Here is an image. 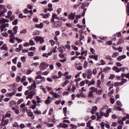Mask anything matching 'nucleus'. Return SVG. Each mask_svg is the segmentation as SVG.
<instances>
[{
	"mask_svg": "<svg viewBox=\"0 0 129 129\" xmlns=\"http://www.w3.org/2000/svg\"><path fill=\"white\" fill-rule=\"evenodd\" d=\"M69 20H72L73 21L75 19V12H71V14L69 15L68 17Z\"/></svg>",
	"mask_w": 129,
	"mask_h": 129,
	"instance_id": "9d476101",
	"label": "nucleus"
},
{
	"mask_svg": "<svg viewBox=\"0 0 129 129\" xmlns=\"http://www.w3.org/2000/svg\"><path fill=\"white\" fill-rule=\"evenodd\" d=\"M29 44L31 45V46H34L35 42H34V41L32 39H30L29 41Z\"/></svg>",
	"mask_w": 129,
	"mask_h": 129,
	"instance_id": "4c0bfd02",
	"label": "nucleus"
},
{
	"mask_svg": "<svg viewBox=\"0 0 129 129\" xmlns=\"http://www.w3.org/2000/svg\"><path fill=\"white\" fill-rule=\"evenodd\" d=\"M20 128H22V129H23V128H25V127H26V125H25L24 124V123H21V124H20Z\"/></svg>",
	"mask_w": 129,
	"mask_h": 129,
	"instance_id": "774afa93",
	"label": "nucleus"
},
{
	"mask_svg": "<svg viewBox=\"0 0 129 129\" xmlns=\"http://www.w3.org/2000/svg\"><path fill=\"white\" fill-rule=\"evenodd\" d=\"M79 39H80V43L81 44V45H83L82 42H81V41H82V40H84V36H80Z\"/></svg>",
	"mask_w": 129,
	"mask_h": 129,
	"instance_id": "ea45409f",
	"label": "nucleus"
},
{
	"mask_svg": "<svg viewBox=\"0 0 129 129\" xmlns=\"http://www.w3.org/2000/svg\"><path fill=\"white\" fill-rule=\"evenodd\" d=\"M128 1V0H127V3H125V4H127V13H129V2H127Z\"/></svg>",
	"mask_w": 129,
	"mask_h": 129,
	"instance_id": "bf43d9fd",
	"label": "nucleus"
},
{
	"mask_svg": "<svg viewBox=\"0 0 129 129\" xmlns=\"http://www.w3.org/2000/svg\"><path fill=\"white\" fill-rule=\"evenodd\" d=\"M18 26H15L13 29V34H17V33H18Z\"/></svg>",
	"mask_w": 129,
	"mask_h": 129,
	"instance_id": "412c9836",
	"label": "nucleus"
},
{
	"mask_svg": "<svg viewBox=\"0 0 129 129\" xmlns=\"http://www.w3.org/2000/svg\"><path fill=\"white\" fill-rule=\"evenodd\" d=\"M27 33V29H23L20 32V34H26Z\"/></svg>",
	"mask_w": 129,
	"mask_h": 129,
	"instance_id": "de8ad7c7",
	"label": "nucleus"
},
{
	"mask_svg": "<svg viewBox=\"0 0 129 129\" xmlns=\"http://www.w3.org/2000/svg\"><path fill=\"white\" fill-rule=\"evenodd\" d=\"M100 84H101V82L100 80H98L97 82V87H100Z\"/></svg>",
	"mask_w": 129,
	"mask_h": 129,
	"instance_id": "c03bdc74",
	"label": "nucleus"
},
{
	"mask_svg": "<svg viewBox=\"0 0 129 129\" xmlns=\"http://www.w3.org/2000/svg\"><path fill=\"white\" fill-rule=\"evenodd\" d=\"M23 101H24V99L23 98L20 99L17 102V104H21V102H23Z\"/></svg>",
	"mask_w": 129,
	"mask_h": 129,
	"instance_id": "79ce46f5",
	"label": "nucleus"
},
{
	"mask_svg": "<svg viewBox=\"0 0 129 129\" xmlns=\"http://www.w3.org/2000/svg\"><path fill=\"white\" fill-rule=\"evenodd\" d=\"M21 79H22V78H21V77L20 76H17V78H16V81L17 82H20V81L21 80Z\"/></svg>",
	"mask_w": 129,
	"mask_h": 129,
	"instance_id": "0e129e2a",
	"label": "nucleus"
},
{
	"mask_svg": "<svg viewBox=\"0 0 129 129\" xmlns=\"http://www.w3.org/2000/svg\"><path fill=\"white\" fill-rule=\"evenodd\" d=\"M126 58V55L123 54V55H120L117 57V60L118 61H121V60H123V59H125Z\"/></svg>",
	"mask_w": 129,
	"mask_h": 129,
	"instance_id": "2eb2a0df",
	"label": "nucleus"
},
{
	"mask_svg": "<svg viewBox=\"0 0 129 129\" xmlns=\"http://www.w3.org/2000/svg\"><path fill=\"white\" fill-rule=\"evenodd\" d=\"M8 79H9V78H5V79L4 78H2L1 81L2 83H6V82H7V80Z\"/></svg>",
	"mask_w": 129,
	"mask_h": 129,
	"instance_id": "5701e85b",
	"label": "nucleus"
},
{
	"mask_svg": "<svg viewBox=\"0 0 129 129\" xmlns=\"http://www.w3.org/2000/svg\"><path fill=\"white\" fill-rule=\"evenodd\" d=\"M70 126H71V127H72V128H75V129L77 128V125H75L74 124H70Z\"/></svg>",
	"mask_w": 129,
	"mask_h": 129,
	"instance_id": "58836bf2",
	"label": "nucleus"
},
{
	"mask_svg": "<svg viewBox=\"0 0 129 129\" xmlns=\"http://www.w3.org/2000/svg\"><path fill=\"white\" fill-rule=\"evenodd\" d=\"M83 55H84V56H87V51H83L81 52V55L83 56Z\"/></svg>",
	"mask_w": 129,
	"mask_h": 129,
	"instance_id": "f704fd0d",
	"label": "nucleus"
},
{
	"mask_svg": "<svg viewBox=\"0 0 129 129\" xmlns=\"http://www.w3.org/2000/svg\"><path fill=\"white\" fill-rule=\"evenodd\" d=\"M10 105H16V104L17 103L16 102V101H14V100H12V101H11L10 102Z\"/></svg>",
	"mask_w": 129,
	"mask_h": 129,
	"instance_id": "864d4df0",
	"label": "nucleus"
},
{
	"mask_svg": "<svg viewBox=\"0 0 129 129\" xmlns=\"http://www.w3.org/2000/svg\"><path fill=\"white\" fill-rule=\"evenodd\" d=\"M37 103H40L42 102V100H41V98L38 96H36Z\"/></svg>",
	"mask_w": 129,
	"mask_h": 129,
	"instance_id": "cd10ccee",
	"label": "nucleus"
},
{
	"mask_svg": "<svg viewBox=\"0 0 129 129\" xmlns=\"http://www.w3.org/2000/svg\"><path fill=\"white\" fill-rule=\"evenodd\" d=\"M1 50H8V47H7V44H4L1 48Z\"/></svg>",
	"mask_w": 129,
	"mask_h": 129,
	"instance_id": "393cba45",
	"label": "nucleus"
},
{
	"mask_svg": "<svg viewBox=\"0 0 129 129\" xmlns=\"http://www.w3.org/2000/svg\"><path fill=\"white\" fill-rule=\"evenodd\" d=\"M121 80L122 81L120 82V85H123V84L126 83V81H127V80L124 79H121Z\"/></svg>",
	"mask_w": 129,
	"mask_h": 129,
	"instance_id": "a878e982",
	"label": "nucleus"
},
{
	"mask_svg": "<svg viewBox=\"0 0 129 129\" xmlns=\"http://www.w3.org/2000/svg\"><path fill=\"white\" fill-rule=\"evenodd\" d=\"M26 59H27V57L26 56L21 57V61L23 62V63H25V62H26Z\"/></svg>",
	"mask_w": 129,
	"mask_h": 129,
	"instance_id": "a19ab883",
	"label": "nucleus"
},
{
	"mask_svg": "<svg viewBox=\"0 0 129 129\" xmlns=\"http://www.w3.org/2000/svg\"><path fill=\"white\" fill-rule=\"evenodd\" d=\"M40 34V32L39 31H36L33 32L32 35L33 36H37Z\"/></svg>",
	"mask_w": 129,
	"mask_h": 129,
	"instance_id": "c756f323",
	"label": "nucleus"
},
{
	"mask_svg": "<svg viewBox=\"0 0 129 129\" xmlns=\"http://www.w3.org/2000/svg\"><path fill=\"white\" fill-rule=\"evenodd\" d=\"M37 86H36V82H34L31 86L28 87V88L29 90V95L26 97L27 99L30 98V99H33V97H34V95L37 94L36 93V88Z\"/></svg>",
	"mask_w": 129,
	"mask_h": 129,
	"instance_id": "f257e3e1",
	"label": "nucleus"
},
{
	"mask_svg": "<svg viewBox=\"0 0 129 129\" xmlns=\"http://www.w3.org/2000/svg\"><path fill=\"white\" fill-rule=\"evenodd\" d=\"M57 51L60 53H63V49H62L61 47H58L57 49Z\"/></svg>",
	"mask_w": 129,
	"mask_h": 129,
	"instance_id": "052dcab7",
	"label": "nucleus"
},
{
	"mask_svg": "<svg viewBox=\"0 0 129 129\" xmlns=\"http://www.w3.org/2000/svg\"><path fill=\"white\" fill-rule=\"evenodd\" d=\"M49 94L53 95V97L54 98H58L60 97V95L58 94L57 93H54L53 91H51V92H49Z\"/></svg>",
	"mask_w": 129,
	"mask_h": 129,
	"instance_id": "9b49d317",
	"label": "nucleus"
},
{
	"mask_svg": "<svg viewBox=\"0 0 129 129\" xmlns=\"http://www.w3.org/2000/svg\"><path fill=\"white\" fill-rule=\"evenodd\" d=\"M48 114L49 115H52V114H53V108H50V109L49 110Z\"/></svg>",
	"mask_w": 129,
	"mask_h": 129,
	"instance_id": "e433bc0d",
	"label": "nucleus"
},
{
	"mask_svg": "<svg viewBox=\"0 0 129 129\" xmlns=\"http://www.w3.org/2000/svg\"><path fill=\"white\" fill-rule=\"evenodd\" d=\"M7 12H8V10L6 9L5 6H0V17H5V13H7Z\"/></svg>",
	"mask_w": 129,
	"mask_h": 129,
	"instance_id": "20e7f679",
	"label": "nucleus"
},
{
	"mask_svg": "<svg viewBox=\"0 0 129 129\" xmlns=\"http://www.w3.org/2000/svg\"><path fill=\"white\" fill-rule=\"evenodd\" d=\"M123 43H124V40L123 39V37H121L119 39L117 45H121V44H123Z\"/></svg>",
	"mask_w": 129,
	"mask_h": 129,
	"instance_id": "dca6fc26",
	"label": "nucleus"
},
{
	"mask_svg": "<svg viewBox=\"0 0 129 129\" xmlns=\"http://www.w3.org/2000/svg\"><path fill=\"white\" fill-rule=\"evenodd\" d=\"M18 60V57H15V58H14L13 60H12V62L14 64H17V60Z\"/></svg>",
	"mask_w": 129,
	"mask_h": 129,
	"instance_id": "c9c22d12",
	"label": "nucleus"
},
{
	"mask_svg": "<svg viewBox=\"0 0 129 129\" xmlns=\"http://www.w3.org/2000/svg\"><path fill=\"white\" fill-rule=\"evenodd\" d=\"M82 9L83 10L84 9H85L86 7V4L83 3L82 4Z\"/></svg>",
	"mask_w": 129,
	"mask_h": 129,
	"instance_id": "e2e57ef3",
	"label": "nucleus"
},
{
	"mask_svg": "<svg viewBox=\"0 0 129 129\" xmlns=\"http://www.w3.org/2000/svg\"><path fill=\"white\" fill-rule=\"evenodd\" d=\"M46 17L47 18H49V17H50V13H46V14H44V15H43V18L44 19H46Z\"/></svg>",
	"mask_w": 129,
	"mask_h": 129,
	"instance_id": "3c124183",
	"label": "nucleus"
},
{
	"mask_svg": "<svg viewBox=\"0 0 129 129\" xmlns=\"http://www.w3.org/2000/svg\"><path fill=\"white\" fill-rule=\"evenodd\" d=\"M68 83H69V80L65 81L63 84L61 85L62 87H64V86H65V85H67V84H68Z\"/></svg>",
	"mask_w": 129,
	"mask_h": 129,
	"instance_id": "7c9ffc66",
	"label": "nucleus"
},
{
	"mask_svg": "<svg viewBox=\"0 0 129 129\" xmlns=\"http://www.w3.org/2000/svg\"><path fill=\"white\" fill-rule=\"evenodd\" d=\"M27 79L28 81L30 82V83H32V82H34V80L31 78H28Z\"/></svg>",
	"mask_w": 129,
	"mask_h": 129,
	"instance_id": "5fc2aeb1",
	"label": "nucleus"
},
{
	"mask_svg": "<svg viewBox=\"0 0 129 129\" xmlns=\"http://www.w3.org/2000/svg\"><path fill=\"white\" fill-rule=\"evenodd\" d=\"M15 17H16V16H15V15H12V16L10 17V21H11V22H13V21H14V20H15Z\"/></svg>",
	"mask_w": 129,
	"mask_h": 129,
	"instance_id": "37998d69",
	"label": "nucleus"
},
{
	"mask_svg": "<svg viewBox=\"0 0 129 129\" xmlns=\"http://www.w3.org/2000/svg\"><path fill=\"white\" fill-rule=\"evenodd\" d=\"M109 96H111L113 94V89L111 90L110 92L108 93Z\"/></svg>",
	"mask_w": 129,
	"mask_h": 129,
	"instance_id": "a18cd8bd",
	"label": "nucleus"
},
{
	"mask_svg": "<svg viewBox=\"0 0 129 129\" xmlns=\"http://www.w3.org/2000/svg\"><path fill=\"white\" fill-rule=\"evenodd\" d=\"M51 97L48 96L47 99L45 101V103L46 104H48V103H50L51 102Z\"/></svg>",
	"mask_w": 129,
	"mask_h": 129,
	"instance_id": "aec40b11",
	"label": "nucleus"
},
{
	"mask_svg": "<svg viewBox=\"0 0 129 129\" xmlns=\"http://www.w3.org/2000/svg\"><path fill=\"white\" fill-rule=\"evenodd\" d=\"M97 109H98V108L96 106H93V108L91 109V113L92 114H94V112H95V111H96V110H97Z\"/></svg>",
	"mask_w": 129,
	"mask_h": 129,
	"instance_id": "f3484780",
	"label": "nucleus"
},
{
	"mask_svg": "<svg viewBox=\"0 0 129 129\" xmlns=\"http://www.w3.org/2000/svg\"><path fill=\"white\" fill-rule=\"evenodd\" d=\"M102 109H103V108H101V111L99 112H96L95 113L96 115L97 116V118H102V116H103V115H104V113H103L102 111H101V110H102Z\"/></svg>",
	"mask_w": 129,
	"mask_h": 129,
	"instance_id": "0eeeda50",
	"label": "nucleus"
},
{
	"mask_svg": "<svg viewBox=\"0 0 129 129\" xmlns=\"http://www.w3.org/2000/svg\"><path fill=\"white\" fill-rule=\"evenodd\" d=\"M10 20L8 19H6L5 18H0V29H1V32H4V30L6 28H9L10 26V24L7 23H9Z\"/></svg>",
	"mask_w": 129,
	"mask_h": 129,
	"instance_id": "f03ea898",
	"label": "nucleus"
},
{
	"mask_svg": "<svg viewBox=\"0 0 129 129\" xmlns=\"http://www.w3.org/2000/svg\"><path fill=\"white\" fill-rule=\"evenodd\" d=\"M32 67H37V66H39V62H34L31 64V65Z\"/></svg>",
	"mask_w": 129,
	"mask_h": 129,
	"instance_id": "c85d7f7f",
	"label": "nucleus"
},
{
	"mask_svg": "<svg viewBox=\"0 0 129 129\" xmlns=\"http://www.w3.org/2000/svg\"><path fill=\"white\" fill-rule=\"evenodd\" d=\"M118 54H119L118 52L114 53L112 56V58H115V57H116V56H118Z\"/></svg>",
	"mask_w": 129,
	"mask_h": 129,
	"instance_id": "09e8293b",
	"label": "nucleus"
},
{
	"mask_svg": "<svg viewBox=\"0 0 129 129\" xmlns=\"http://www.w3.org/2000/svg\"><path fill=\"white\" fill-rule=\"evenodd\" d=\"M55 22H55V19L53 18V17H52L51 19V20H50L51 24H54V25Z\"/></svg>",
	"mask_w": 129,
	"mask_h": 129,
	"instance_id": "603ef678",
	"label": "nucleus"
},
{
	"mask_svg": "<svg viewBox=\"0 0 129 129\" xmlns=\"http://www.w3.org/2000/svg\"><path fill=\"white\" fill-rule=\"evenodd\" d=\"M13 126L14 127H19V124L18 123V122H15L13 124Z\"/></svg>",
	"mask_w": 129,
	"mask_h": 129,
	"instance_id": "72a5a7b5",
	"label": "nucleus"
},
{
	"mask_svg": "<svg viewBox=\"0 0 129 129\" xmlns=\"http://www.w3.org/2000/svg\"><path fill=\"white\" fill-rule=\"evenodd\" d=\"M85 84V82L84 81H82L80 83V86L81 87L84 86Z\"/></svg>",
	"mask_w": 129,
	"mask_h": 129,
	"instance_id": "49530a36",
	"label": "nucleus"
},
{
	"mask_svg": "<svg viewBox=\"0 0 129 129\" xmlns=\"http://www.w3.org/2000/svg\"><path fill=\"white\" fill-rule=\"evenodd\" d=\"M52 18L56 19V20H59V17H58V15L54 13H52Z\"/></svg>",
	"mask_w": 129,
	"mask_h": 129,
	"instance_id": "b1692460",
	"label": "nucleus"
},
{
	"mask_svg": "<svg viewBox=\"0 0 129 129\" xmlns=\"http://www.w3.org/2000/svg\"><path fill=\"white\" fill-rule=\"evenodd\" d=\"M40 89H42L43 92H44V93H46V88L43 87V86H40Z\"/></svg>",
	"mask_w": 129,
	"mask_h": 129,
	"instance_id": "8fccbe9b",
	"label": "nucleus"
},
{
	"mask_svg": "<svg viewBox=\"0 0 129 129\" xmlns=\"http://www.w3.org/2000/svg\"><path fill=\"white\" fill-rule=\"evenodd\" d=\"M27 8L28 9H29V10H33V6L30 5V4H28L27 5Z\"/></svg>",
	"mask_w": 129,
	"mask_h": 129,
	"instance_id": "69168bd1",
	"label": "nucleus"
},
{
	"mask_svg": "<svg viewBox=\"0 0 129 129\" xmlns=\"http://www.w3.org/2000/svg\"><path fill=\"white\" fill-rule=\"evenodd\" d=\"M116 104L117 105H119V106H122V104L120 101H117L116 102Z\"/></svg>",
	"mask_w": 129,
	"mask_h": 129,
	"instance_id": "4d7b16f0",
	"label": "nucleus"
},
{
	"mask_svg": "<svg viewBox=\"0 0 129 129\" xmlns=\"http://www.w3.org/2000/svg\"><path fill=\"white\" fill-rule=\"evenodd\" d=\"M17 93V91L14 90L13 92L8 93L6 94L7 97H12V96L15 95Z\"/></svg>",
	"mask_w": 129,
	"mask_h": 129,
	"instance_id": "f8f14e48",
	"label": "nucleus"
},
{
	"mask_svg": "<svg viewBox=\"0 0 129 129\" xmlns=\"http://www.w3.org/2000/svg\"><path fill=\"white\" fill-rule=\"evenodd\" d=\"M18 22H19V20L16 19L12 22V25H13V26H17V25H18Z\"/></svg>",
	"mask_w": 129,
	"mask_h": 129,
	"instance_id": "bb28decb",
	"label": "nucleus"
},
{
	"mask_svg": "<svg viewBox=\"0 0 129 129\" xmlns=\"http://www.w3.org/2000/svg\"><path fill=\"white\" fill-rule=\"evenodd\" d=\"M112 70H113V71H115V72H116V73L120 72V68H118V67H117L116 66L113 67L112 68Z\"/></svg>",
	"mask_w": 129,
	"mask_h": 129,
	"instance_id": "a211bd4d",
	"label": "nucleus"
},
{
	"mask_svg": "<svg viewBox=\"0 0 129 129\" xmlns=\"http://www.w3.org/2000/svg\"><path fill=\"white\" fill-rule=\"evenodd\" d=\"M9 121L10 120H9V119H6L5 120H4V119H2V123H1L2 125H8V123H9Z\"/></svg>",
	"mask_w": 129,
	"mask_h": 129,
	"instance_id": "ddd939ff",
	"label": "nucleus"
},
{
	"mask_svg": "<svg viewBox=\"0 0 129 129\" xmlns=\"http://www.w3.org/2000/svg\"><path fill=\"white\" fill-rule=\"evenodd\" d=\"M24 94H25V95H26V96H29V94H30V91H29V90H26V91L24 92Z\"/></svg>",
	"mask_w": 129,
	"mask_h": 129,
	"instance_id": "6e6d98bb",
	"label": "nucleus"
},
{
	"mask_svg": "<svg viewBox=\"0 0 129 129\" xmlns=\"http://www.w3.org/2000/svg\"><path fill=\"white\" fill-rule=\"evenodd\" d=\"M36 28L39 29H42L44 27V24L42 23H40V24H36L35 25Z\"/></svg>",
	"mask_w": 129,
	"mask_h": 129,
	"instance_id": "6ab92c4d",
	"label": "nucleus"
},
{
	"mask_svg": "<svg viewBox=\"0 0 129 129\" xmlns=\"http://www.w3.org/2000/svg\"><path fill=\"white\" fill-rule=\"evenodd\" d=\"M89 90L88 94V97L90 98H93L94 97V94H93V92H97V88H96L94 87H91L89 88Z\"/></svg>",
	"mask_w": 129,
	"mask_h": 129,
	"instance_id": "7ed1b4c3",
	"label": "nucleus"
},
{
	"mask_svg": "<svg viewBox=\"0 0 129 129\" xmlns=\"http://www.w3.org/2000/svg\"><path fill=\"white\" fill-rule=\"evenodd\" d=\"M116 65L117 67H121V66H122V64L118 62H116Z\"/></svg>",
	"mask_w": 129,
	"mask_h": 129,
	"instance_id": "338daca9",
	"label": "nucleus"
},
{
	"mask_svg": "<svg viewBox=\"0 0 129 129\" xmlns=\"http://www.w3.org/2000/svg\"><path fill=\"white\" fill-rule=\"evenodd\" d=\"M97 94H99V95H100L102 93V90H97V92H95Z\"/></svg>",
	"mask_w": 129,
	"mask_h": 129,
	"instance_id": "473e14b6",
	"label": "nucleus"
},
{
	"mask_svg": "<svg viewBox=\"0 0 129 129\" xmlns=\"http://www.w3.org/2000/svg\"><path fill=\"white\" fill-rule=\"evenodd\" d=\"M34 113H35V114L40 115V114H42V112H41V111L38 110H36V111H34Z\"/></svg>",
	"mask_w": 129,
	"mask_h": 129,
	"instance_id": "2f4dec72",
	"label": "nucleus"
},
{
	"mask_svg": "<svg viewBox=\"0 0 129 129\" xmlns=\"http://www.w3.org/2000/svg\"><path fill=\"white\" fill-rule=\"evenodd\" d=\"M33 39H34L36 43H38L39 41H40V44H42L44 42V39H43V38H42L41 36H35L33 38Z\"/></svg>",
	"mask_w": 129,
	"mask_h": 129,
	"instance_id": "423d86ee",
	"label": "nucleus"
},
{
	"mask_svg": "<svg viewBox=\"0 0 129 129\" xmlns=\"http://www.w3.org/2000/svg\"><path fill=\"white\" fill-rule=\"evenodd\" d=\"M27 113H28V116L30 117H31L33 119L35 118V116H34V114L33 113V112H32L31 110H27Z\"/></svg>",
	"mask_w": 129,
	"mask_h": 129,
	"instance_id": "1a4fd4ad",
	"label": "nucleus"
},
{
	"mask_svg": "<svg viewBox=\"0 0 129 129\" xmlns=\"http://www.w3.org/2000/svg\"><path fill=\"white\" fill-rule=\"evenodd\" d=\"M9 38H10V43H12V44H15V40H16V37H15V36H14V34H13L12 35H10Z\"/></svg>",
	"mask_w": 129,
	"mask_h": 129,
	"instance_id": "6e6552de",
	"label": "nucleus"
},
{
	"mask_svg": "<svg viewBox=\"0 0 129 129\" xmlns=\"http://www.w3.org/2000/svg\"><path fill=\"white\" fill-rule=\"evenodd\" d=\"M87 64H88L87 61L85 60L84 63V68H87Z\"/></svg>",
	"mask_w": 129,
	"mask_h": 129,
	"instance_id": "680f3d73",
	"label": "nucleus"
},
{
	"mask_svg": "<svg viewBox=\"0 0 129 129\" xmlns=\"http://www.w3.org/2000/svg\"><path fill=\"white\" fill-rule=\"evenodd\" d=\"M49 67V64L46 62H41L39 65V68L41 70H45Z\"/></svg>",
	"mask_w": 129,
	"mask_h": 129,
	"instance_id": "39448f33",
	"label": "nucleus"
},
{
	"mask_svg": "<svg viewBox=\"0 0 129 129\" xmlns=\"http://www.w3.org/2000/svg\"><path fill=\"white\" fill-rule=\"evenodd\" d=\"M94 84H95V81H94V79H92L90 83H89L88 85V86L89 87V86H90V85H94Z\"/></svg>",
	"mask_w": 129,
	"mask_h": 129,
	"instance_id": "4be33fe9",
	"label": "nucleus"
},
{
	"mask_svg": "<svg viewBox=\"0 0 129 129\" xmlns=\"http://www.w3.org/2000/svg\"><path fill=\"white\" fill-rule=\"evenodd\" d=\"M54 26L55 28H59V27H61L62 26V22L61 21H56L54 23Z\"/></svg>",
	"mask_w": 129,
	"mask_h": 129,
	"instance_id": "4468645a",
	"label": "nucleus"
},
{
	"mask_svg": "<svg viewBox=\"0 0 129 129\" xmlns=\"http://www.w3.org/2000/svg\"><path fill=\"white\" fill-rule=\"evenodd\" d=\"M47 127H52V126H54V124L53 123H48L47 124Z\"/></svg>",
	"mask_w": 129,
	"mask_h": 129,
	"instance_id": "13d9d810",
	"label": "nucleus"
}]
</instances>
